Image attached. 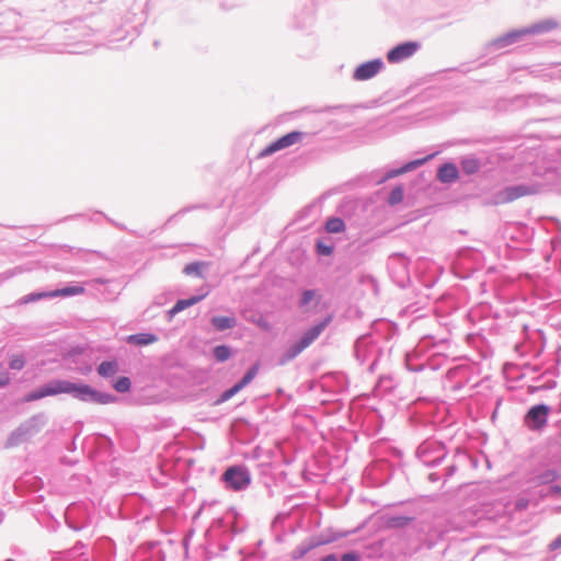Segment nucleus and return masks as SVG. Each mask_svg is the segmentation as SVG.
<instances>
[{
	"mask_svg": "<svg viewBox=\"0 0 561 561\" xmlns=\"http://www.w3.org/2000/svg\"><path fill=\"white\" fill-rule=\"evenodd\" d=\"M403 199V190L401 186H397L394 187L391 193H390V196H389V204L390 205H396L400 202H402Z\"/></svg>",
	"mask_w": 561,
	"mask_h": 561,
	"instance_id": "4be33fe9",
	"label": "nucleus"
},
{
	"mask_svg": "<svg viewBox=\"0 0 561 561\" xmlns=\"http://www.w3.org/2000/svg\"><path fill=\"white\" fill-rule=\"evenodd\" d=\"M211 323L217 331H224L233 328L236 319L233 317H214Z\"/></svg>",
	"mask_w": 561,
	"mask_h": 561,
	"instance_id": "4468645a",
	"label": "nucleus"
},
{
	"mask_svg": "<svg viewBox=\"0 0 561 561\" xmlns=\"http://www.w3.org/2000/svg\"><path fill=\"white\" fill-rule=\"evenodd\" d=\"M260 365L256 363L254 364L243 376V378L236 383L230 389L226 390L220 398V402L227 401L230 398H232L236 393H238L241 389H243L247 385H249L257 375Z\"/></svg>",
	"mask_w": 561,
	"mask_h": 561,
	"instance_id": "6e6552de",
	"label": "nucleus"
},
{
	"mask_svg": "<svg viewBox=\"0 0 561 561\" xmlns=\"http://www.w3.org/2000/svg\"><path fill=\"white\" fill-rule=\"evenodd\" d=\"M214 356L219 362H225L231 356L230 348L226 345H219L214 348Z\"/></svg>",
	"mask_w": 561,
	"mask_h": 561,
	"instance_id": "aec40b11",
	"label": "nucleus"
},
{
	"mask_svg": "<svg viewBox=\"0 0 561 561\" xmlns=\"http://www.w3.org/2000/svg\"><path fill=\"white\" fill-rule=\"evenodd\" d=\"M317 298L314 290H305L301 295L300 305L304 307Z\"/></svg>",
	"mask_w": 561,
	"mask_h": 561,
	"instance_id": "b1692460",
	"label": "nucleus"
},
{
	"mask_svg": "<svg viewBox=\"0 0 561 561\" xmlns=\"http://www.w3.org/2000/svg\"><path fill=\"white\" fill-rule=\"evenodd\" d=\"M549 411V407L545 404L533 407L527 413V420L531 422L529 426L534 430L541 428L547 423Z\"/></svg>",
	"mask_w": 561,
	"mask_h": 561,
	"instance_id": "1a4fd4ad",
	"label": "nucleus"
},
{
	"mask_svg": "<svg viewBox=\"0 0 561 561\" xmlns=\"http://www.w3.org/2000/svg\"><path fill=\"white\" fill-rule=\"evenodd\" d=\"M114 388L118 392H127L130 388V380L127 377H121L115 383Z\"/></svg>",
	"mask_w": 561,
	"mask_h": 561,
	"instance_id": "5701e85b",
	"label": "nucleus"
},
{
	"mask_svg": "<svg viewBox=\"0 0 561 561\" xmlns=\"http://www.w3.org/2000/svg\"><path fill=\"white\" fill-rule=\"evenodd\" d=\"M411 522V518L404 516L390 517L386 520L387 528H401L407 526Z\"/></svg>",
	"mask_w": 561,
	"mask_h": 561,
	"instance_id": "a211bd4d",
	"label": "nucleus"
},
{
	"mask_svg": "<svg viewBox=\"0 0 561 561\" xmlns=\"http://www.w3.org/2000/svg\"><path fill=\"white\" fill-rule=\"evenodd\" d=\"M203 263H199V262H194V263H191V264H187L184 268V273L186 275H196V276H202V267H203Z\"/></svg>",
	"mask_w": 561,
	"mask_h": 561,
	"instance_id": "412c9836",
	"label": "nucleus"
},
{
	"mask_svg": "<svg viewBox=\"0 0 561 561\" xmlns=\"http://www.w3.org/2000/svg\"><path fill=\"white\" fill-rule=\"evenodd\" d=\"M318 252L322 255H331L333 252V248L323 243L317 244Z\"/></svg>",
	"mask_w": 561,
	"mask_h": 561,
	"instance_id": "bb28decb",
	"label": "nucleus"
},
{
	"mask_svg": "<svg viewBox=\"0 0 561 561\" xmlns=\"http://www.w3.org/2000/svg\"><path fill=\"white\" fill-rule=\"evenodd\" d=\"M9 375L5 371H0V387H3L9 383Z\"/></svg>",
	"mask_w": 561,
	"mask_h": 561,
	"instance_id": "c85d7f7f",
	"label": "nucleus"
},
{
	"mask_svg": "<svg viewBox=\"0 0 561 561\" xmlns=\"http://www.w3.org/2000/svg\"><path fill=\"white\" fill-rule=\"evenodd\" d=\"M437 178L443 183H450L458 179V170L453 163H445L438 169Z\"/></svg>",
	"mask_w": 561,
	"mask_h": 561,
	"instance_id": "9b49d317",
	"label": "nucleus"
},
{
	"mask_svg": "<svg viewBox=\"0 0 561 561\" xmlns=\"http://www.w3.org/2000/svg\"><path fill=\"white\" fill-rule=\"evenodd\" d=\"M84 293V288L82 286H69L61 289H57L49 293H39L37 297H59V296H72V295H81Z\"/></svg>",
	"mask_w": 561,
	"mask_h": 561,
	"instance_id": "f8f14e48",
	"label": "nucleus"
},
{
	"mask_svg": "<svg viewBox=\"0 0 561 561\" xmlns=\"http://www.w3.org/2000/svg\"><path fill=\"white\" fill-rule=\"evenodd\" d=\"M331 322V317L325 318L323 321L318 323L317 325L309 329L304 333L301 339L293 344L283 355V363L289 362L294 359L297 355H299L305 348L310 346L313 341H316L319 335L323 332V330Z\"/></svg>",
	"mask_w": 561,
	"mask_h": 561,
	"instance_id": "7ed1b4c3",
	"label": "nucleus"
},
{
	"mask_svg": "<svg viewBox=\"0 0 561 561\" xmlns=\"http://www.w3.org/2000/svg\"><path fill=\"white\" fill-rule=\"evenodd\" d=\"M118 370L117 364L115 362H103L98 367V373L102 377H112Z\"/></svg>",
	"mask_w": 561,
	"mask_h": 561,
	"instance_id": "f3484780",
	"label": "nucleus"
},
{
	"mask_svg": "<svg viewBox=\"0 0 561 561\" xmlns=\"http://www.w3.org/2000/svg\"><path fill=\"white\" fill-rule=\"evenodd\" d=\"M561 548V535L550 542L549 549L554 551Z\"/></svg>",
	"mask_w": 561,
	"mask_h": 561,
	"instance_id": "cd10ccee",
	"label": "nucleus"
},
{
	"mask_svg": "<svg viewBox=\"0 0 561 561\" xmlns=\"http://www.w3.org/2000/svg\"><path fill=\"white\" fill-rule=\"evenodd\" d=\"M419 49V44L414 42H408L393 47L388 54L387 59L391 64L401 62Z\"/></svg>",
	"mask_w": 561,
	"mask_h": 561,
	"instance_id": "423d86ee",
	"label": "nucleus"
},
{
	"mask_svg": "<svg viewBox=\"0 0 561 561\" xmlns=\"http://www.w3.org/2000/svg\"><path fill=\"white\" fill-rule=\"evenodd\" d=\"M302 136L304 134L300 131L288 133L287 135L278 138L277 140L270 144L266 148H264L261 151L260 157H267L276 151L294 146L301 141Z\"/></svg>",
	"mask_w": 561,
	"mask_h": 561,
	"instance_id": "39448f33",
	"label": "nucleus"
},
{
	"mask_svg": "<svg viewBox=\"0 0 561 561\" xmlns=\"http://www.w3.org/2000/svg\"><path fill=\"white\" fill-rule=\"evenodd\" d=\"M557 26H558L557 22H554L552 20H546V21L536 23L529 27L512 31V32L505 34L504 36L496 38L494 41V45L497 48H503V47H506L508 45L516 43L518 39H520L522 37H524L526 35L549 32L551 30H554Z\"/></svg>",
	"mask_w": 561,
	"mask_h": 561,
	"instance_id": "f03ea898",
	"label": "nucleus"
},
{
	"mask_svg": "<svg viewBox=\"0 0 561 561\" xmlns=\"http://www.w3.org/2000/svg\"><path fill=\"white\" fill-rule=\"evenodd\" d=\"M534 193H536V190L526 185L510 186L499 193L497 203H511L517 198L531 195Z\"/></svg>",
	"mask_w": 561,
	"mask_h": 561,
	"instance_id": "0eeeda50",
	"label": "nucleus"
},
{
	"mask_svg": "<svg viewBox=\"0 0 561 561\" xmlns=\"http://www.w3.org/2000/svg\"><path fill=\"white\" fill-rule=\"evenodd\" d=\"M358 558L355 553H345L342 556L341 561H357Z\"/></svg>",
	"mask_w": 561,
	"mask_h": 561,
	"instance_id": "7c9ffc66",
	"label": "nucleus"
},
{
	"mask_svg": "<svg viewBox=\"0 0 561 561\" xmlns=\"http://www.w3.org/2000/svg\"><path fill=\"white\" fill-rule=\"evenodd\" d=\"M127 341L129 343H134L136 345H148V344L154 343L157 341V336H154L153 334L140 333V334L129 335Z\"/></svg>",
	"mask_w": 561,
	"mask_h": 561,
	"instance_id": "2eb2a0df",
	"label": "nucleus"
},
{
	"mask_svg": "<svg viewBox=\"0 0 561 561\" xmlns=\"http://www.w3.org/2000/svg\"><path fill=\"white\" fill-rule=\"evenodd\" d=\"M435 156V153L433 154H430L423 159H417L415 161H412L410 163H408L404 168H403V171H408V170H411L413 168H416V167H420L422 164H424L425 162H427L430 159H432L433 157Z\"/></svg>",
	"mask_w": 561,
	"mask_h": 561,
	"instance_id": "a878e982",
	"label": "nucleus"
},
{
	"mask_svg": "<svg viewBox=\"0 0 561 561\" xmlns=\"http://www.w3.org/2000/svg\"><path fill=\"white\" fill-rule=\"evenodd\" d=\"M59 393H71L77 399L101 404L110 403L114 400L112 396L100 393L88 385H76L70 381L58 380L28 393L23 401H35L47 396H55Z\"/></svg>",
	"mask_w": 561,
	"mask_h": 561,
	"instance_id": "f257e3e1",
	"label": "nucleus"
},
{
	"mask_svg": "<svg viewBox=\"0 0 561 561\" xmlns=\"http://www.w3.org/2000/svg\"><path fill=\"white\" fill-rule=\"evenodd\" d=\"M461 168L465 173L473 174V173L478 172V170L480 168V163L474 158H468V159L462 160Z\"/></svg>",
	"mask_w": 561,
	"mask_h": 561,
	"instance_id": "6ab92c4d",
	"label": "nucleus"
},
{
	"mask_svg": "<svg viewBox=\"0 0 561 561\" xmlns=\"http://www.w3.org/2000/svg\"><path fill=\"white\" fill-rule=\"evenodd\" d=\"M325 229L329 233L343 232L345 230V224L341 218L332 217L328 219Z\"/></svg>",
	"mask_w": 561,
	"mask_h": 561,
	"instance_id": "dca6fc26",
	"label": "nucleus"
},
{
	"mask_svg": "<svg viewBox=\"0 0 561 561\" xmlns=\"http://www.w3.org/2000/svg\"><path fill=\"white\" fill-rule=\"evenodd\" d=\"M205 296H206V294L202 295V296H193L188 299L178 300L176 304L173 306V308L169 312L171 316H174L175 313L181 312L184 309L199 302Z\"/></svg>",
	"mask_w": 561,
	"mask_h": 561,
	"instance_id": "ddd939ff",
	"label": "nucleus"
},
{
	"mask_svg": "<svg viewBox=\"0 0 561 561\" xmlns=\"http://www.w3.org/2000/svg\"><path fill=\"white\" fill-rule=\"evenodd\" d=\"M321 561H336V558L333 554H329L325 556Z\"/></svg>",
	"mask_w": 561,
	"mask_h": 561,
	"instance_id": "473e14b6",
	"label": "nucleus"
},
{
	"mask_svg": "<svg viewBox=\"0 0 561 561\" xmlns=\"http://www.w3.org/2000/svg\"><path fill=\"white\" fill-rule=\"evenodd\" d=\"M224 480L232 490H242L250 484L251 478L245 469L231 467L224 473Z\"/></svg>",
	"mask_w": 561,
	"mask_h": 561,
	"instance_id": "20e7f679",
	"label": "nucleus"
},
{
	"mask_svg": "<svg viewBox=\"0 0 561 561\" xmlns=\"http://www.w3.org/2000/svg\"><path fill=\"white\" fill-rule=\"evenodd\" d=\"M382 68V62L380 60H371L367 61L360 66H358L354 72V79L358 81L368 80L375 77Z\"/></svg>",
	"mask_w": 561,
	"mask_h": 561,
	"instance_id": "9d476101",
	"label": "nucleus"
},
{
	"mask_svg": "<svg viewBox=\"0 0 561 561\" xmlns=\"http://www.w3.org/2000/svg\"><path fill=\"white\" fill-rule=\"evenodd\" d=\"M257 324L265 330L268 329V323L265 320L257 321Z\"/></svg>",
	"mask_w": 561,
	"mask_h": 561,
	"instance_id": "2f4dec72",
	"label": "nucleus"
},
{
	"mask_svg": "<svg viewBox=\"0 0 561 561\" xmlns=\"http://www.w3.org/2000/svg\"><path fill=\"white\" fill-rule=\"evenodd\" d=\"M38 294H31L26 297L23 298L22 302L23 304H27L30 301H34V300H38V299H42L43 297H37Z\"/></svg>",
	"mask_w": 561,
	"mask_h": 561,
	"instance_id": "c756f323",
	"label": "nucleus"
},
{
	"mask_svg": "<svg viewBox=\"0 0 561 561\" xmlns=\"http://www.w3.org/2000/svg\"><path fill=\"white\" fill-rule=\"evenodd\" d=\"M25 365L24 358L20 355H15L10 360V368L21 370Z\"/></svg>",
	"mask_w": 561,
	"mask_h": 561,
	"instance_id": "393cba45",
	"label": "nucleus"
}]
</instances>
